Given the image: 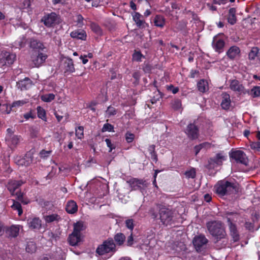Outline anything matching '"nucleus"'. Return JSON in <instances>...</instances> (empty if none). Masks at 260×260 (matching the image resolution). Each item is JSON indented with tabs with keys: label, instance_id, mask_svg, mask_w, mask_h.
<instances>
[{
	"label": "nucleus",
	"instance_id": "obj_1",
	"mask_svg": "<svg viewBox=\"0 0 260 260\" xmlns=\"http://www.w3.org/2000/svg\"><path fill=\"white\" fill-rule=\"evenodd\" d=\"M206 226L208 232L214 238L216 242L225 238L226 234L224 224L221 221H210L206 223Z\"/></svg>",
	"mask_w": 260,
	"mask_h": 260
},
{
	"label": "nucleus",
	"instance_id": "obj_2",
	"mask_svg": "<svg viewBox=\"0 0 260 260\" xmlns=\"http://www.w3.org/2000/svg\"><path fill=\"white\" fill-rule=\"evenodd\" d=\"M159 219L161 224L165 226L171 225L176 220L175 212L165 206L158 205Z\"/></svg>",
	"mask_w": 260,
	"mask_h": 260
},
{
	"label": "nucleus",
	"instance_id": "obj_3",
	"mask_svg": "<svg viewBox=\"0 0 260 260\" xmlns=\"http://www.w3.org/2000/svg\"><path fill=\"white\" fill-rule=\"evenodd\" d=\"M116 251V244L112 239H108L104 241L96 250V253L100 255L104 256L106 258L111 257Z\"/></svg>",
	"mask_w": 260,
	"mask_h": 260
},
{
	"label": "nucleus",
	"instance_id": "obj_4",
	"mask_svg": "<svg viewBox=\"0 0 260 260\" xmlns=\"http://www.w3.org/2000/svg\"><path fill=\"white\" fill-rule=\"evenodd\" d=\"M226 215L230 234L232 237L233 240L234 242H237L240 239V235L235 222L237 221L239 215L236 213L227 212Z\"/></svg>",
	"mask_w": 260,
	"mask_h": 260
},
{
	"label": "nucleus",
	"instance_id": "obj_5",
	"mask_svg": "<svg viewBox=\"0 0 260 260\" xmlns=\"http://www.w3.org/2000/svg\"><path fill=\"white\" fill-rule=\"evenodd\" d=\"M215 188L216 192L220 196L231 194L237 191L234 184L224 180L218 182L215 186Z\"/></svg>",
	"mask_w": 260,
	"mask_h": 260
},
{
	"label": "nucleus",
	"instance_id": "obj_6",
	"mask_svg": "<svg viewBox=\"0 0 260 260\" xmlns=\"http://www.w3.org/2000/svg\"><path fill=\"white\" fill-rule=\"evenodd\" d=\"M47 58L46 54L39 51H34L31 55V66L33 68H39L44 63Z\"/></svg>",
	"mask_w": 260,
	"mask_h": 260
},
{
	"label": "nucleus",
	"instance_id": "obj_7",
	"mask_svg": "<svg viewBox=\"0 0 260 260\" xmlns=\"http://www.w3.org/2000/svg\"><path fill=\"white\" fill-rule=\"evenodd\" d=\"M14 162L18 166L27 167L34 161V156L31 152H27L24 157L16 156L14 157Z\"/></svg>",
	"mask_w": 260,
	"mask_h": 260
},
{
	"label": "nucleus",
	"instance_id": "obj_8",
	"mask_svg": "<svg viewBox=\"0 0 260 260\" xmlns=\"http://www.w3.org/2000/svg\"><path fill=\"white\" fill-rule=\"evenodd\" d=\"M226 156L222 152L217 153L215 156L211 157L208 160L209 168H214L222 164L223 161L226 159Z\"/></svg>",
	"mask_w": 260,
	"mask_h": 260
},
{
	"label": "nucleus",
	"instance_id": "obj_9",
	"mask_svg": "<svg viewBox=\"0 0 260 260\" xmlns=\"http://www.w3.org/2000/svg\"><path fill=\"white\" fill-rule=\"evenodd\" d=\"M126 183L128 184L130 187L132 188V190L141 189L147 185L145 180L134 178L127 180Z\"/></svg>",
	"mask_w": 260,
	"mask_h": 260
},
{
	"label": "nucleus",
	"instance_id": "obj_10",
	"mask_svg": "<svg viewBox=\"0 0 260 260\" xmlns=\"http://www.w3.org/2000/svg\"><path fill=\"white\" fill-rule=\"evenodd\" d=\"M230 156L237 162L241 163L245 165H247V158L245 154L242 151L237 150L233 151L231 153Z\"/></svg>",
	"mask_w": 260,
	"mask_h": 260
},
{
	"label": "nucleus",
	"instance_id": "obj_11",
	"mask_svg": "<svg viewBox=\"0 0 260 260\" xmlns=\"http://www.w3.org/2000/svg\"><path fill=\"white\" fill-rule=\"evenodd\" d=\"M185 133L188 137L191 140L198 139L199 135L198 127L193 123H190L187 125Z\"/></svg>",
	"mask_w": 260,
	"mask_h": 260
},
{
	"label": "nucleus",
	"instance_id": "obj_12",
	"mask_svg": "<svg viewBox=\"0 0 260 260\" xmlns=\"http://www.w3.org/2000/svg\"><path fill=\"white\" fill-rule=\"evenodd\" d=\"M230 88L239 94H245L247 92L242 84H240L237 80H233L230 81Z\"/></svg>",
	"mask_w": 260,
	"mask_h": 260
},
{
	"label": "nucleus",
	"instance_id": "obj_13",
	"mask_svg": "<svg viewBox=\"0 0 260 260\" xmlns=\"http://www.w3.org/2000/svg\"><path fill=\"white\" fill-rule=\"evenodd\" d=\"M32 85V81L28 78L26 77L17 82V87L21 90H26L29 89Z\"/></svg>",
	"mask_w": 260,
	"mask_h": 260
},
{
	"label": "nucleus",
	"instance_id": "obj_14",
	"mask_svg": "<svg viewBox=\"0 0 260 260\" xmlns=\"http://www.w3.org/2000/svg\"><path fill=\"white\" fill-rule=\"evenodd\" d=\"M207 242V239L203 235L196 236L193 240V245L197 250H200V248L206 245Z\"/></svg>",
	"mask_w": 260,
	"mask_h": 260
},
{
	"label": "nucleus",
	"instance_id": "obj_15",
	"mask_svg": "<svg viewBox=\"0 0 260 260\" xmlns=\"http://www.w3.org/2000/svg\"><path fill=\"white\" fill-rule=\"evenodd\" d=\"M57 16L55 13H51L45 16L42 19L44 24L47 27H51L56 20Z\"/></svg>",
	"mask_w": 260,
	"mask_h": 260
},
{
	"label": "nucleus",
	"instance_id": "obj_16",
	"mask_svg": "<svg viewBox=\"0 0 260 260\" xmlns=\"http://www.w3.org/2000/svg\"><path fill=\"white\" fill-rule=\"evenodd\" d=\"M24 183L22 180H10L7 184V188L12 195L15 191Z\"/></svg>",
	"mask_w": 260,
	"mask_h": 260
},
{
	"label": "nucleus",
	"instance_id": "obj_17",
	"mask_svg": "<svg viewBox=\"0 0 260 260\" xmlns=\"http://www.w3.org/2000/svg\"><path fill=\"white\" fill-rule=\"evenodd\" d=\"M249 59L255 61V63H260V49L253 47L249 53Z\"/></svg>",
	"mask_w": 260,
	"mask_h": 260
},
{
	"label": "nucleus",
	"instance_id": "obj_18",
	"mask_svg": "<svg viewBox=\"0 0 260 260\" xmlns=\"http://www.w3.org/2000/svg\"><path fill=\"white\" fill-rule=\"evenodd\" d=\"M142 16L138 12H135L133 16V19L135 22L137 26L140 28H145L148 24L142 19Z\"/></svg>",
	"mask_w": 260,
	"mask_h": 260
},
{
	"label": "nucleus",
	"instance_id": "obj_19",
	"mask_svg": "<svg viewBox=\"0 0 260 260\" xmlns=\"http://www.w3.org/2000/svg\"><path fill=\"white\" fill-rule=\"evenodd\" d=\"M224 46V42L223 40L219 39L217 37L213 38L212 41V47L215 50L218 52L222 51L223 48Z\"/></svg>",
	"mask_w": 260,
	"mask_h": 260
},
{
	"label": "nucleus",
	"instance_id": "obj_20",
	"mask_svg": "<svg viewBox=\"0 0 260 260\" xmlns=\"http://www.w3.org/2000/svg\"><path fill=\"white\" fill-rule=\"evenodd\" d=\"M68 240L71 245L76 246L81 241V235L72 232L69 236Z\"/></svg>",
	"mask_w": 260,
	"mask_h": 260
},
{
	"label": "nucleus",
	"instance_id": "obj_21",
	"mask_svg": "<svg viewBox=\"0 0 260 260\" xmlns=\"http://www.w3.org/2000/svg\"><path fill=\"white\" fill-rule=\"evenodd\" d=\"M240 53V49L238 47L233 46L230 47L226 52L228 57L231 59H234L239 55Z\"/></svg>",
	"mask_w": 260,
	"mask_h": 260
},
{
	"label": "nucleus",
	"instance_id": "obj_22",
	"mask_svg": "<svg viewBox=\"0 0 260 260\" xmlns=\"http://www.w3.org/2000/svg\"><path fill=\"white\" fill-rule=\"evenodd\" d=\"M70 36L72 38L85 40L86 38V32L83 30H75L71 32Z\"/></svg>",
	"mask_w": 260,
	"mask_h": 260
},
{
	"label": "nucleus",
	"instance_id": "obj_23",
	"mask_svg": "<svg viewBox=\"0 0 260 260\" xmlns=\"http://www.w3.org/2000/svg\"><path fill=\"white\" fill-rule=\"evenodd\" d=\"M64 69L65 72L73 73L75 72V69L73 61L70 58H67L64 61Z\"/></svg>",
	"mask_w": 260,
	"mask_h": 260
},
{
	"label": "nucleus",
	"instance_id": "obj_24",
	"mask_svg": "<svg viewBox=\"0 0 260 260\" xmlns=\"http://www.w3.org/2000/svg\"><path fill=\"white\" fill-rule=\"evenodd\" d=\"M66 209L67 212L70 214H74L77 211L78 206L76 203L73 200H70L68 202Z\"/></svg>",
	"mask_w": 260,
	"mask_h": 260
},
{
	"label": "nucleus",
	"instance_id": "obj_25",
	"mask_svg": "<svg viewBox=\"0 0 260 260\" xmlns=\"http://www.w3.org/2000/svg\"><path fill=\"white\" fill-rule=\"evenodd\" d=\"M27 223L30 228L37 230L40 229L42 225L41 220L37 217L28 220Z\"/></svg>",
	"mask_w": 260,
	"mask_h": 260
},
{
	"label": "nucleus",
	"instance_id": "obj_26",
	"mask_svg": "<svg viewBox=\"0 0 260 260\" xmlns=\"http://www.w3.org/2000/svg\"><path fill=\"white\" fill-rule=\"evenodd\" d=\"M222 102L221 106L224 109H229L231 105L230 96L229 94L224 92L222 94Z\"/></svg>",
	"mask_w": 260,
	"mask_h": 260
},
{
	"label": "nucleus",
	"instance_id": "obj_27",
	"mask_svg": "<svg viewBox=\"0 0 260 260\" xmlns=\"http://www.w3.org/2000/svg\"><path fill=\"white\" fill-rule=\"evenodd\" d=\"M197 87L198 90L204 93L209 90V84L207 80L205 79L200 80L197 83Z\"/></svg>",
	"mask_w": 260,
	"mask_h": 260
},
{
	"label": "nucleus",
	"instance_id": "obj_28",
	"mask_svg": "<svg viewBox=\"0 0 260 260\" xmlns=\"http://www.w3.org/2000/svg\"><path fill=\"white\" fill-rule=\"evenodd\" d=\"M153 22L155 26L162 28L165 25L166 19L164 16L157 15L154 18Z\"/></svg>",
	"mask_w": 260,
	"mask_h": 260
},
{
	"label": "nucleus",
	"instance_id": "obj_29",
	"mask_svg": "<svg viewBox=\"0 0 260 260\" xmlns=\"http://www.w3.org/2000/svg\"><path fill=\"white\" fill-rule=\"evenodd\" d=\"M236 10L234 8H231L229 11L228 16V21L231 25H234L236 23L237 19L236 16Z\"/></svg>",
	"mask_w": 260,
	"mask_h": 260
},
{
	"label": "nucleus",
	"instance_id": "obj_30",
	"mask_svg": "<svg viewBox=\"0 0 260 260\" xmlns=\"http://www.w3.org/2000/svg\"><path fill=\"white\" fill-rule=\"evenodd\" d=\"M19 231V225H12L8 230V233L10 237H16L18 235Z\"/></svg>",
	"mask_w": 260,
	"mask_h": 260
},
{
	"label": "nucleus",
	"instance_id": "obj_31",
	"mask_svg": "<svg viewBox=\"0 0 260 260\" xmlns=\"http://www.w3.org/2000/svg\"><path fill=\"white\" fill-rule=\"evenodd\" d=\"M3 56L5 57L7 64H12L16 59V55L15 54L10 53L8 52H5Z\"/></svg>",
	"mask_w": 260,
	"mask_h": 260
},
{
	"label": "nucleus",
	"instance_id": "obj_32",
	"mask_svg": "<svg viewBox=\"0 0 260 260\" xmlns=\"http://www.w3.org/2000/svg\"><path fill=\"white\" fill-rule=\"evenodd\" d=\"M84 229V223L82 221H78L74 224L73 233L81 235V232Z\"/></svg>",
	"mask_w": 260,
	"mask_h": 260
},
{
	"label": "nucleus",
	"instance_id": "obj_33",
	"mask_svg": "<svg viewBox=\"0 0 260 260\" xmlns=\"http://www.w3.org/2000/svg\"><path fill=\"white\" fill-rule=\"evenodd\" d=\"M125 240V236L121 233H117L114 236V240L119 246L122 245Z\"/></svg>",
	"mask_w": 260,
	"mask_h": 260
},
{
	"label": "nucleus",
	"instance_id": "obj_34",
	"mask_svg": "<svg viewBox=\"0 0 260 260\" xmlns=\"http://www.w3.org/2000/svg\"><path fill=\"white\" fill-rule=\"evenodd\" d=\"M60 219L59 216L56 214H52L44 216L46 222L50 223L55 221H58Z\"/></svg>",
	"mask_w": 260,
	"mask_h": 260
},
{
	"label": "nucleus",
	"instance_id": "obj_35",
	"mask_svg": "<svg viewBox=\"0 0 260 260\" xmlns=\"http://www.w3.org/2000/svg\"><path fill=\"white\" fill-rule=\"evenodd\" d=\"M6 140L9 143V144L12 145L13 146L16 145L19 142V138L17 136H12V137L6 136Z\"/></svg>",
	"mask_w": 260,
	"mask_h": 260
},
{
	"label": "nucleus",
	"instance_id": "obj_36",
	"mask_svg": "<svg viewBox=\"0 0 260 260\" xmlns=\"http://www.w3.org/2000/svg\"><path fill=\"white\" fill-rule=\"evenodd\" d=\"M30 45L31 47L39 50V51L44 49V46L43 43L37 40L31 41L30 42Z\"/></svg>",
	"mask_w": 260,
	"mask_h": 260
},
{
	"label": "nucleus",
	"instance_id": "obj_37",
	"mask_svg": "<svg viewBox=\"0 0 260 260\" xmlns=\"http://www.w3.org/2000/svg\"><path fill=\"white\" fill-rule=\"evenodd\" d=\"M90 28L91 30L99 36H101L103 34V31L101 27L94 22H91L90 24Z\"/></svg>",
	"mask_w": 260,
	"mask_h": 260
},
{
	"label": "nucleus",
	"instance_id": "obj_38",
	"mask_svg": "<svg viewBox=\"0 0 260 260\" xmlns=\"http://www.w3.org/2000/svg\"><path fill=\"white\" fill-rule=\"evenodd\" d=\"M249 94L253 98H257L260 96V86H254L250 90Z\"/></svg>",
	"mask_w": 260,
	"mask_h": 260
},
{
	"label": "nucleus",
	"instance_id": "obj_39",
	"mask_svg": "<svg viewBox=\"0 0 260 260\" xmlns=\"http://www.w3.org/2000/svg\"><path fill=\"white\" fill-rule=\"evenodd\" d=\"M55 98V95L53 93L46 94L41 95V99L45 102H50Z\"/></svg>",
	"mask_w": 260,
	"mask_h": 260
},
{
	"label": "nucleus",
	"instance_id": "obj_40",
	"mask_svg": "<svg viewBox=\"0 0 260 260\" xmlns=\"http://www.w3.org/2000/svg\"><path fill=\"white\" fill-rule=\"evenodd\" d=\"M117 113V110L112 106H109L106 111V116L110 117L112 116L115 115Z\"/></svg>",
	"mask_w": 260,
	"mask_h": 260
},
{
	"label": "nucleus",
	"instance_id": "obj_41",
	"mask_svg": "<svg viewBox=\"0 0 260 260\" xmlns=\"http://www.w3.org/2000/svg\"><path fill=\"white\" fill-rule=\"evenodd\" d=\"M37 113L38 116L39 118H41L42 119L46 121V112L45 110L40 106L37 107Z\"/></svg>",
	"mask_w": 260,
	"mask_h": 260
},
{
	"label": "nucleus",
	"instance_id": "obj_42",
	"mask_svg": "<svg viewBox=\"0 0 260 260\" xmlns=\"http://www.w3.org/2000/svg\"><path fill=\"white\" fill-rule=\"evenodd\" d=\"M75 134L76 137L79 139H81L83 137L84 135V128L83 126H80L76 128L75 130Z\"/></svg>",
	"mask_w": 260,
	"mask_h": 260
},
{
	"label": "nucleus",
	"instance_id": "obj_43",
	"mask_svg": "<svg viewBox=\"0 0 260 260\" xmlns=\"http://www.w3.org/2000/svg\"><path fill=\"white\" fill-rule=\"evenodd\" d=\"M11 207L18 211V215L20 216L22 213V210L20 204L18 202L14 201L13 204L11 206Z\"/></svg>",
	"mask_w": 260,
	"mask_h": 260
},
{
	"label": "nucleus",
	"instance_id": "obj_44",
	"mask_svg": "<svg viewBox=\"0 0 260 260\" xmlns=\"http://www.w3.org/2000/svg\"><path fill=\"white\" fill-rule=\"evenodd\" d=\"M28 102L27 100H19L14 102L11 105V107H19L24 105Z\"/></svg>",
	"mask_w": 260,
	"mask_h": 260
},
{
	"label": "nucleus",
	"instance_id": "obj_45",
	"mask_svg": "<svg viewBox=\"0 0 260 260\" xmlns=\"http://www.w3.org/2000/svg\"><path fill=\"white\" fill-rule=\"evenodd\" d=\"M148 151L151 155L152 159H153L155 161H156L157 160V156H156L155 152V145H151L149 146V147L148 148Z\"/></svg>",
	"mask_w": 260,
	"mask_h": 260
},
{
	"label": "nucleus",
	"instance_id": "obj_46",
	"mask_svg": "<svg viewBox=\"0 0 260 260\" xmlns=\"http://www.w3.org/2000/svg\"><path fill=\"white\" fill-rule=\"evenodd\" d=\"M172 108L175 110H179L181 108V102L179 99L175 100L172 103Z\"/></svg>",
	"mask_w": 260,
	"mask_h": 260
},
{
	"label": "nucleus",
	"instance_id": "obj_47",
	"mask_svg": "<svg viewBox=\"0 0 260 260\" xmlns=\"http://www.w3.org/2000/svg\"><path fill=\"white\" fill-rule=\"evenodd\" d=\"M144 56L140 51H135L133 54V60L137 61H140Z\"/></svg>",
	"mask_w": 260,
	"mask_h": 260
},
{
	"label": "nucleus",
	"instance_id": "obj_48",
	"mask_svg": "<svg viewBox=\"0 0 260 260\" xmlns=\"http://www.w3.org/2000/svg\"><path fill=\"white\" fill-rule=\"evenodd\" d=\"M83 20H84V18L83 17V16L81 15L78 14L76 16V22L77 23V25L79 27H82L84 25Z\"/></svg>",
	"mask_w": 260,
	"mask_h": 260
},
{
	"label": "nucleus",
	"instance_id": "obj_49",
	"mask_svg": "<svg viewBox=\"0 0 260 260\" xmlns=\"http://www.w3.org/2000/svg\"><path fill=\"white\" fill-rule=\"evenodd\" d=\"M251 149L260 152V142H254L250 144Z\"/></svg>",
	"mask_w": 260,
	"mask_h": 260
},
{
	"label": "nucleus",
	"instance_id": "obj_50",
	"mask_svg": "<svg viewBox=\"0 0 260 260\" xmlns=\"http://www.w3.org/2000/svg\"><path fill=\"white\" fill-rule=\"evenodd\" d=\"M113 129L114 127L112 124L107 123L103 125L102 131L103 132H112Z\"/></svg>",
	"mask_w": 260,
	"mask_h": 260
},
{
	"label": "nucleus",
	"instance_id": "obj_51",
	"mask_svg": "<svg viewBox=\"0 0 260 260\" xmlns=\"http://www.w3.org/2000/svg\"><path fill=\"white\" fill-rule=\"evenodd\" d=\"M26 250L28 252H33L36 250V245L33 242L27 243Z\"/></svg>",
	"mask_w": 260,
	"mask_h": 260
},
{
	"label": "nucleus",
	"instance_id": "obj_52",
	"mask_svg": "<svg viewBox=\"0 0 260 260\" xmlns=\"http://www.w3.org/2000/svg\"><path fill=\"white\" fill-rule=\"evenodd\" d=\"M185 175L187 178H194L196 176V171L194 169H191L189 171H186Z\"/></svg>",
	"mask_w": 260,
	"mask_h": 260
},
{
	"label": "nucleus",
	"instance_id": "obj_53",
	"mask_svg": "<svg viewBox=\"0 0 260 260\" xmlns=\"http://www.w3.org/2000/svg\"><path fill=\"white\" fill-rule=\"evenodd\" d=\"M126 226L131 231H132L134 227V220L132 219H128L125 221Z\"/></svg>",
	"mask_w": 260,
	"mask_h": 260
},
{
	"label": "nucleus",
	"instance_id": "obj_54",
	"mask_svg": "<svg viewBox=\"0 0 260 260\" xmlns=\"http://www.w3.org/2000/svg\"><path fill=\"white\" fill-rule=\"evenodd\" d=\"M51 153V151H46L42 150L40 151L39 154L41 158H46L48 157Z\"/></svg>",
	"mask_w": 260,
	"mask_h": 260
},
{
	"label": "nucleus",
	"instance_id": "obj_55",
	"mask_svg": "<svg viewBox=\"0 0 260 260\" xmlns=\"http://www.w3.org/2000/svg\"><path fill=\"white\" fill-rule=\"evenodd\" d=\"M16 195L17 196V199L19 201L21 202L24 204H27L28 203V201H24L23 200V194L21 192H17L16 193Z\"/></svg>",
	"mask_w": 260,
	"mask_h": 260
},
{
	"label": "nucleus",
	"instance_id": "obj_56",
	"mask_svg": "<svg viewBox=\"0 0 260 260\" xmlns=\"http://www.w3.org/2000/svg\"><path fill=\"white\" fill-rule=\"evenodd\" d=\"M135 135L130 133H127L125 135V139L127 142L131 143L134 139Z\"/></svg>",
	"mask_w": 260,
	"mask_h": 260
},
{
	"label": "nucleus",
	"instance_id": "obj_57",
	"mask_svg": "<svg viewBox=\"0 0 260 260\" xmlns=\"http://www.w3.org/2000/svg\"><path fill=\"white\" fill-rule=\"evenodd\" d=\"M105 142L107 147L109 148V152H111L113 149L115 148V146L113 144H112L111 141L109 139H106Z\"/></svg>",
	"mask_w": 260,
	"mask_h": 260
},
{
	"label": "nucleus",
	"instance_id": "obj_58",
	"mask_svg": "<svg viewBox=\"0 0 260 260\" xmlns=\"http://www.w3.org/2000/svg\"><path fill=\"white\" fill-rule=\"evenodd\" d=\"M167 89L170 90L173 94H176L179 91V88L177 87H174L172 85L167 86Z\"/></svg>",
	"mask_w": 260,
	"mask_h": 260
},
{
	"label": "nucleus",
	"instance_id": "obj_59",
	"mask_svg": "<svg viewBox=\"0 0 260 260\" xmlns=\"http://www.w3.org/2000/svg\"><path fill=\"white\" fill-rule=\"evenodd\" d=\"M4 52H2L0 55V67H3L7 65L5 57L3 56Z\"/></svg>",
	"mask_w": 260,
	"mask_h": 260
},
{
	"label": "nucleus",
	"instance_id": "obj_60",
	"mask_svg": "<svg viewBox=\"0 0 260 260\" xmlns=\"http://www.w3.org/2000/svg\"><path fill=\"white\" fill-rule=\"evenodd\" d=\"M52 3L53 5L60 4L62 5H66L68 4L67 0H52Z\"/></svg>",
	"mask_w": 260,
	"mask_h": 260
},
{
	"label": "nucleus",
	"instance_id": "obj_61",
	"mask_svg": "<svg viewBox=\"0 0 260 260\" xmlns=\"http://www.w3.org/2000/svg\"><path fill=\"white\" fill-rule=\"evenodd\" d=\"M202 149H207L211 147V144L209 142H204L200 144Z\"/></svg>",
	"mask_w": 260,
	"mask_h": 260
},
{
	"label": "nucleus",
	"instance_id": "obj_62",
	"mask_svg": "<svg viewBox=\"0 0 260 260\" xmlns=\"http://www.w3.org/2000/svg\"><path fill=\"white\" fill-rule=\"evenodd\" d=\"M134 238L132 235V234H131L128 237L127 240V246H132L133 244Z\"/></svg>",
	"mask_w": 260,
	"mask_h": 260
},
{
	"label": "nucleus",
	"instance_id": "obj_63",
	"mask_svg": "<svg viewBox=\"0 0 260 260\" xmlns=\"http://www.w3.org/2000/svg\"><path fill=\"white\" fill-rule=\"evenodd\" d=\"M149 213L152 218L156 219L157 218V214L156 212H155L154 209L151 208L149 211Z\"/></svg>",
	"mask_w": 260,
	"mask_h": 260
},
{
	"label": "nucleus",
	"instance_id": "obj_64",
	"mask_svg": "<svg viewBox=\"0 0 260 260\" xmlns=\"http://www.w3.org/2000/svg\"><path fill=\"white\" fill-rule=\"evenodd\" d=\"M212 198L209 194H206L204 195V200L207 202H209L211 201Z\"/></svg>",
	"mask_w": 260,
	"mask_h": 260
}]
</instances>
